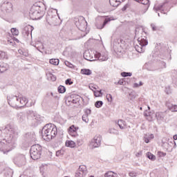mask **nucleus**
<instances>
[{
  "instance_id": "f257e3e1",
  "label": "nucleus",
  "mask_w": 177,
  "mask_h": 177,
  "mask_svg": "<svg viewBox=\"0 0 177 177\" xmlns=\"http://www.w3.org/2000/svg\"><path fill=\"white\" fill-rule=\"evenodd\" d=\"M57 135V128L52 124H46L41 130V136L47 142L52 140Z\"/></svg>"
},
{
  "instance_id": "f03ea898",
  "label": "nucleus",
  "mask_w": 177,
  "mask_h": 177,
  "mask_svg": "<svg viewBox=\"0 0 177 177\" xmlns=\"http://www.w3.org/2000/svg\"><path fill=\"white\" fill-rule=\"evenodd\" d=\"M41 5L44 6L42 3H35L30 8L29 16L32 20H39L44 17V11L41 10Z\"/></svg>"
},
{
  "instance_id": "7ed1b4c3",
  "label": "nucleus",
  "mask_w": 177,
  "mask_h": 177,
  "mask_svg": "<svg viewBox=\"0 0 177 177\" xmlns=\"http://www.w3.org/2000/svg\"><path fill=\"white\" fill-rule=\"evenodd\" d=\"M4 133H7V135H10V138L6 140L7 143L9 146H15L16 145V138L15 137V128L12 126V124H8L6 126V127L3 129Z\"/></svg>"
},
{
  "instance_id": "20e7f679",
  "label": "nucleus",
  "mask_w": 177,
  "mask_h": 177,
  "mask_svg": "<svg viewBox=\"0 0 177 177\" xmlns=\"http://www.w3.org/2000/svg\"><path fill=\"white\" fill-rule=\"evenodd\" d=\"M19 102L20 104L26 106L28 103V100L23 95H20L19 97L16 95H11L8 99L9 104H19Z\"/></svg>"
},
{
  "instance_id": "39448f33",
  "label": "nucleus",
  "mask_w": 177,
  "mask_h": 177,
  "mask_svg": "<svg viewBox=\"0 0 177 177\" xmlns=\"http://www.w3.org/2000/svg\"><path fill=\"white\" fill-rule=\"evenodd\" d=\"M42 153V147L39 145H34L31 147L30 150V157L32 160H39L41 158Z\"/></svg>"
},
{
  "instance_id": "423d86ee",
  "label": "nucleus",
  "mask_w": 177,
  "mask_h": 177,
  "mask_svg": "<svg viewBox=\"0 0 177 177\" xmlns=\"http://www.w3.org/2000/svg\"><path fill=\"white\" fill-rule=\"evenodd\" d=\"M75 24L80 31L85 32L83 37H85L86 34H88V32L86 31L87 23L86 21H85V18L82 17H80V19L75 21Z\"/></svg>"
},
{
  "instance_id": "0eeeda50",
  "label": "nucleus",
  "mask_w": 177,
  "mask_h": 177,
  "mask_svg": "<svg viewBox=\"0 0 177 177\" xmlns=\"http://www.w3.org/2000/svg\"><path fill=\"white\" fill-rule=\"evenodd\" d=\"M153 10L155 12H160V13L165 15V10H167V12L169 10V8H168V1H165L162 4H159L158 6H155L153 7Z\"/></svg>"
},
{
  "instance_id": "6e6552de",
  "label": "nucleus",
  "mask_w": 177,
  "mask_h": 177,
  "mask_svg": "<svg viewBox=\"0 0 177 177\" xmlns=\"http://www.w3.org/2000/svg\"><path fill=\"white\" fill-rule=\"evenodd\" d=\"M14 162L18 167H23L26 165V156L24 154H19L14 158Z\"/></svg>"
},
{
  "instance_id": "1a4fd4ad",
  "label": "nucleus",
  "mask_w": 177,
  "mask_h": 177,
  "mask_svg": "<svg viewBox=\"0 0 177 177\" xmlns=\"http://www.w3.org/2000/svg\"><path fill=\"white\" fill-rule=\"evenodd\" d=\"M101 143H102V136H100V135H97L91 140L90 146L93 149H95L96 147H99Z\"/></svg>"
},
{
  "instance_id": "9d476101",
  "label": "nucleus",
  "mask_w": 177,
  "mask_h": 177,
  "mask_svg": "<svg viewBox=\"0 0 177 177\" xmlns=\"http://www.w3.org/2000/svg\"><path fill=\"white\" fill-rule=\"evenodd\" d=\"M88 174L86 166L80 165L78 170L76 171L75 177H84Z\"/></svg>"
},
{
  "instance_id": "9b49d317",
  "label": "nucleus",
  "mask_w": 177,
  "mask_h": 177,
  "mask_svg": "<svg viewBox=\"0 0 177 177\" xmlns=\"http://www.w3.org/2000/svg\"><path fill=\"white\" fill-rule=\"evenodd\" d=\"M1 9L5 10L7 13H10V12L13 11V4H12L9 1H4L1 6Z\"/></svg>"
},
{
  "instance_id": "f8f14e48",
  "label": "nucleus",
  "mask_w": 177,
  "mask_h": 177,
  "mask_svg": "<svg viewBox=\"0 0 177 177\" xmlns=\"http://www.w3.org/2000/svg\"><path fill=\"white\" fill-rule=\"evenodd\" d=\"M78 129H80V127H75L73 124L68 129V132L73 138H78V133L77 132Z\"/></svg>"
},
{
  "instance_id": "ddd939ff",
  "label": "nucleus",
  "mask_w": 177,
  "mask_h": 177,
  "mask_svg": "<svg viewBox=\"0 0 177 177\" xmlns=\"http://www.w3.org/2000/svg\"><path fill=\"white\" fill-rule=\"evenodd\" d=\"M94 56V59H97L100 62H106L109 59L107 54L103 55L98 52H95Z\"/></svg>"
},
{
  "instance_id": "4468645a",
  "label": "nucleus",
  "mask_w": 177,
  "mask_h": 177,
  "mask_svg": "<svg viewBox=\"0 0 177 177\" xmlns=\"http://www.w3.org/2000/svg\"><path fill=\"white\" fill-rule=\"evenodd\" d=\"M146 32L143 30L141 31V36L138 37V42H141L142 44H145V45H148L149 41H147V37H146Z\"/></svg>"
},
{
  "instance_id": "2eb2a0df",
  "label": "nucleus",
  "mask_w": 177,
  "mask_h": 177,
  "mask_svg": "<svg viewBox=\"0 0 177 177\" xmlns=\"http://www.w3.org/2000/svg\"><path fill=\"white\" fill-rule=\"evenodd\" d=\"M26 114H24L23 112L17 113V121L20 124H24V122H26Z\"/></svg>"
},
{
  "instance_id": "dca6fc26",
  "label": "nucleus",
  "mask_w": 177,
  "mask_h": 177,
  "mask_svg": "<svg viewBox=\"0 0 177 177\" xmlns=\"http://www.w3.org/2000/svg\"><path fill=\"white\" fill-rule=\"evenodd\" d=\"M146 46L147 45H145V43L138 42V44H136L135 46V49L138 52V53H142L145 50V48H143V47Z\"/></svg>"
},
{
  "instance_id": "f3484780",
  "label": "nucleus",
  "mask_w": 177,
  "mask_h": 177,
  "mask_svg": "<svg viewBox=\"0 0 177 177\" xmlns=\"http://www.w3.org/2000/svg\"><path fill=\"white\" fill-rule=\"evenodd\" d=\"M113 48L115 53H121L122 52V47L120 43H115Z\"/></svg>"
},
{
  "instance_id": "a211bd4d",
  "label": "nucleus",
  "mask_w": 177,
  "mask_h": 177,
  "mask_svg": "<svg viewBox=\"0 0 177 177\" xmlns=\"http://www.w3.org/2000/svg\"><path fill=\"white\" fill-rule=\"evenodd\" d=\"M109 21H111V19L110 18H106L103 22L102 24H96V27L98 28V30H102V28H104V26Z\"/></svg>"
},
{
  "instance_id": "6ab92c4d",
  "label": "nucleus",
  "mask_w": 177,
  "mask_h": 177,
  "mask_svg": "<svg viewBox=\"0 0 177 177\" xmlns=\"http://www.w3.org/2000/svg\"><path fill=\"white\" fill-rule=\"evenodd\" d=\"M144 115L145 117L147 118V120L150 122L153 120V118H154V116L156 115V114L151 112L146 111L144 113Z\"/></svg>"
},
{
  "instance_id": "aec40b11",
  "label": "nucleus",
  "mask_w": 177,
  "mask_h": 177,
  "mask_svg": "<svg viewBox=\"0 0 177 177\" xmlns=\"http://www.w3.org/2000/svg\"><path fill=\"white\" fill-rule=\"evenodd\" d=\"M9 68V65L6 63H0V71L1 73H4V71H7Z\"/></svg>"
},
{
  "instance_id": "412c9836",
  "label": "nucleus",
  "mask_w": 177,
  "mask_h": 177,
  "mask_svg": "<svg viewBox=\"0 0 177 177\" xmlns=\"http://www.w3.org/2000/svg\"><path fill=\"white\" fill-rule=\"evenodd\" d=\"M124 0H109L110 5L113 6V8H117L120 3H121Z\"/></svg>"
},
{
  "instance_id": "4be33fe9",
  "label": "nucleus",
  "mask_w": 177,
  "mask_h": 177,
  "mask_svg": "<svg viewBox=\"0 0 177 177\" xmlns=\"http://www.w3.org/2000/svg\"><path fill=\"white\" fill-rule=\"evenodd\" d=\"M84 36H79L78 32L77 31H73L72 32V39H70L71 41H77V39H80V38H82Z\"/></svg>"
},
{
  "instance_id": "5701e85b",
  "label": "nucleus",
  "mask_w": 177,
  "mask_h": 177,
  "mask_svg": "<svg viewBox=\"0 0 177 177\" xmlns=\"http://www.w3.org/2000/svg\"><path fill=\"white\" fill-rule=\"evenodd\" d=\"M66 147H71V149H74L75 147V142L73 140H66Z\"/></svg>"
},
{
  "instance_id": "b1692460",
  "label": "nucleus",
  "mask_w": 177,
  "mask_h": 177,
  "mask_svg": "<svg viewBox=\"0 0 177 177\" xmlns=\"http://www.w3.org/2000/svg\"><path fill=\"white\" fill-rule=\"evenodd\" d=\"M118 125L120 128V129H125L127 127V124L125 123V121L122 120H120L118 121Z\"/></svg>"
},
{
  "instance_id": "393cba45",
  "label": "nucleus",
  "mask_w": 177,
  "mask_h": 177,
  "mask_svg": "<svg viewBox=\"0 0 177 177\" xmlns=\"http://www.w3.org/2000/svg\"><path fill=\"white\" fill-rule=\"evenodd\" d=\"M81 74H83L84 75H91V74H92V71L90 69H82Z\"/></svg>"
},
{
  "instance_id": "a878e982",
  "label": "nucleus",
  "mask_w": 177,
  "mask_h": 177,
  "mask_svg": "<svg viewBox=\"0 0 177 177\" xmlns=\"http://www.w3.org/2000/svg\"><path fill=\"white\" fill-rule=\"evenodd\" d=\"M34 118L37 122H42L44 121V118L38 114L34 115Z\"/></svg>"
},
{
  "instance_id": "bb28decb",
  "label": "nucleus",
  "mask_w": 177,
  "mask_h": 177,
  "mask_svg": "<svg viewBox=\"0 0 177 177\" xmlns=\"http://www.w3.org/2000/svg\"><path fill=\"white\" fill-rule=\"evenodd\" d=\"M104 177H117V174H115L113 171H107L105 173Z\"/></svg>"
},
{
  "instance_id": "cd10ccee",
  "label": "nucleus",
  "mask_w": 177,
  "mask_h": 177,
  "mask_svg": "<svg viewBox=\"0 0 177 177\" xmlns=\"http://www.w3.org/2000/svg\"><path fill=\"white\" fill-rule=\"evenodd\" d=\"M8 59V54L4 51H0V60Z\"/></svg>"
},
{
  "instance_id": "c85d7f7f",
  "label": "nucleus",
  "mask_w": 177,
  "mask_h": 177,
  "mask_svg": "<svg viewBox=\"0 0 177 177\" xmlns=\"http://www.w3.org/2000/svg\"><path fill=\"white\" fill-rule=\"evenodd\" d=\"M136 98V94H135L134 92H131L129 94L128 99H129V100H131V102H133V100H135Z\"/></svg>"
},
{
  "instance_id": "c756f323",
  "label": "nucleus",
  "mask_w": 177,
  "mask_h": 177,
  "mask_svg": "<svg viewBox=\"0 0 177 177\" xmlns=\"http://www.w3.org/2000/svg\"><path fill=\"white\" fill-rule=\"evenodd\" d=\"M50 64L53 66H59V59H50Z\"/></svg>"
},
{
  "instance_id": "7c9ffc66",
  "label": "nucleus",
  "mask_w": 177,
  "mask_h": 177,
  "mask_svg": "<svg viewBox=\"0 0 177 177\" xmlns=\"http://www.w3.org/2000/svg\"><path fill=\"white\" fill-rule=\"evenodd\" d=\"M138 3H142V5H148L150 6V1L149 0H138Z\"/></svg>"
},
{
  "instance_id": "2f4dec72",
  "label": "nucleus",
  "mask_w": 177,
  "mask_h": 177,
  "mask_svg": "<svg viewBox=\"0 0 177 177\" xmlns=\"http://www.w3.org/2000/svg\"><path fill=\"white\" fill-rule=\"evenodd\" d=\"M147 157L149 159L151 160L152 161H154L156 160V156L153 155L151 153L148 152L147 154Z\"/></svg>"
},
{
  "instance_id": "473e14b6",
  "label": "nucleus",
  "mask_w": 177,
  "mask_h": 177,
  "mask_svg": "<svg viewBox=\"0 0 177 177\" xmlns=\"http://www.w3.org/2000/svg\"><path fill=\"white\" fill-rule=\"evenodd\" d=\"M138 175H139V172H137L135 171H132L129 173V176H131V177H136Z\"/></svg>"
},
{
  "instance_id": "72a5a7b5",
  "label": "nucleus",
  "mask_w": 177,
  "mask_h": 177,
  "mask_svg": "<svg viewBox=\"0 0 177 177\" xmlns=\"http://www.w3.org/2000/svg\"><path fill=\"white\" fill-rule=\"evenodd\" d=\"M58 92L59 93H64V92H66V87L64 86H59L58 87Z\"/></svg>"
},
{
  "instance_id": "f704fd0d",
  "label": "nucleus",
  "mask_w": 177,
  "mask_h": 177,
  "mask_svg": "<svg viewBox=\"0 0 177 177\" xmlns=\"http://www.w3.org/2000/svg\"><path fill=\"white\" fill-rule=\"evenodd\" d=\"M95 107H97V109H100V107L103 106V102L102 101H97L95 103Z\"/></svg>"
},
{
  "instance_id": "c9c22d12",
  "label": "nucleus",
  "mask_w": 177,
  "mask_h": 177,
  "mask_svg": "<svg viewBox=\"0 0 177 177\" xmlns=\"http://www.w3.org/2000/svg\"><path fill=\"white\" fill-rule=\"evenodd\" d=\"M11 32L12 35H19V30L16 29V28H11Z\"/></svg>"
},
{
  "instance_id": "e433bc0d",
  "label": "nucleus",
  "mask_w": 177,
  "mask_h": 177,
  "mask_svg": "<svg viewBox=\"0 0 177 177\" xmlns=\"http://www.w3.org/2000/svg\"><path fill=\"white\" fill-rule=\"evenodd\" d=\"M122 77H132V73L129 72H122L121 73Z\"/></svg>"
},
{
  "instance_id": "4c0bfd02",
  "label": "nucleus",
  "mask_w": 177,
  "mask_h": 177,
  "mask_svg": "<svg viewBox=\"0 0 177 177\" xmlns=\"http://www.w3.org/2000/svg\"><path fill=\"white\" fill-rule=\"evenodd\" d=\"M82 121H84V122H89V118H88V115H85L84 114L82 117Z\"/></svg>"
},
{
  "instance_id": "58836bf2",
  "label": "nucleus",
  "mask_w": 177,
  "mask_h": 177,
  "mask_svg": "<svg viewBox=\"0 0 177 177\" xmlns=\"http://www.w3.org/2000/svg\"><path fill=\"white\" fill-rule=\"evenodd\" d=\"M102 95H103V93H102V90L94 91V95L96 97H100V96H102Z\"/></svg>"
},
{
  "instance_id": "ea45409f",
  "label": "nucleus",
  "mask_w": 177,
  "mask_h": 177,
  "mask_svg": "<svg viewBox=\"0 0 177 177\" xmlns=\"http://www.w3.org/2000/svg\"><path fill=\"white\" fill-rule=\"evenodd\" d=\"M25 30H29L28 34H30V32L31 34V32H32V30H34V28L29 25L28 27L25 28Z\"/></svg>"
},
{
  "instance_id": "a19ab883",
  "label": "nucleus",
  "mask_w": 177,
  "mask_h": 177,
  "mask_svg": "<svg viewBox=\"0 0 177 177\" xmlns=\"http://www.w3.org/2000/svg\"><path fill=\"white\" fill-rule=\"evenodd\" d=\"M65 64L70 68H74V65H73V64L70 63L68 61L65 62Z\"/></svg>"
},
{
  "instance_id": "79ce46f5",
  "label": "nucleus",
  "mask_w": 177,
  "mask_h": 177,
  "mask_svg": "<svg viewBox=\"0 0 177 177\" xmlns=\"http://www.w3.org/2000/svg\"><path fill=\"white\" fill-rule=\"evenodd\" d=\"M91 113H92V111H91V109H85V111H84V115H91Z\"/></svg>"
},
{
  "instance_id": "37998d69",
  "label": "nucleus",
  "mask_w": 177,
  "mask_h": 177,
  "mask_svg": "<svg viewBox=\"0 0 177 177\" xmlns=\"http://www.w3.org/2000/svg\"><path fill=\"white\" fill-rule=\"evenodd\" d=\"M151 27L152 28V31H157V30H158V27H157L154 24H151Z\"/></svg>"
},
{
  "instance_id": "c03bdc74",
  "label": "nucleus",
  "mask_w": 177,
  "mask_h": 177,
  "mask_svg": "<svg viewBox=\"0 0 177 177\" xmlns=\"http://www.w3.org/2000/svg\"><path fill=\"white\" fill-rule=\"evenodd\" d=\"M106 99L108 102H113V97L111 96V94H107Z\"/></svg>"
},
{
  "instance_id": "a18cd8bd",
  "label": "nucleus",
  "mask_w": 177,
  "mask_h": 177,
  "mask_svg": "<svg viewBox=\"0 0 177 177\" xmlns=\"http://www.w3.org/2000/svg\"><path fill=\"white\" fill-rule=\"evenodd\" d=\"M170 110L171 111H177V105H171Z\"/></svg>"
},
{
  "instance_id": "49530a36",
  "label": "nucleus",
  "mask_w": 177,
  "mask_h": 177,
  "mask_svg": "<svg viewBox=\"0 0 177 177\" xmlns=\"http://www.w3.org/2000/svg\"><path fill=\"white\" fill-rule=\"evenodd\" d=\"M65 84H66V85H73V82L71 79H68L66 80Z\"/></svg>"
},
{
  "instance_id": "de8ad7c7",
  "label": "nucleus",
  "mask_w": 177,
  "mask_h": 177,
  "mask_svg": "<svg viewBox=\"0 0 177 177\" xmlns=\"http://www.w3.org/2000/svg\"><path fill=\"white\" fill-rule=\"evenodd\" d=\"M158 154L159 157H165V156H167V153H165L164 152H161V151H158Z\"/></svg>"
},
{
  "instance_id": "09e8293b",
  "label": "nucleus",
  "mask_w": 177,
  "mask_h": 177,
  "mask_svg": "<svg viewBox=\"0 0 177 177\" xmlns=\"http://www.w3.org/2000/svg\"><path fill=\"white\" fill-rule=\"evenodd\" d=\"M49 77L51 81H56V76H55L53 74H50Z\"/></svg>"
},
{
  "instance_id": "8fccbe9b",
  "label": "nucleus",
  "mask_w": 177,
  "mask_h": 177,
  "mask_svg": "<svg viewBox=\"0 0 177 177\" xmlns=\"http://www.w3.org/2000/svg\"><path fill=\"white\" fill-rule=\"evenodd\" d=\"M155 115L157 120H161V113H160V112L156 113Z\"/></svg>"
},
{
  "instance_id": "3c124183",
  "label": "nucleus",
  "mask_w": 177,
  "mask_h": 177,
  "mask_svg": "<svg viewBox=\"0 0 177 177\" xmlns=\"http://www.w3.org/2000/svg\"><path fill=\"white\" fill-rule=\"evenodd\" d=\"M118 84L119 85H124V80H119L118 82Z\"/></svg>"
},
{
  "instance_id": "603ef678",
  "label": "nucleus",
  "mask_w": 177,
  "mask_h": 177,
  "mask_svg": "<svg viewBox=\"0 0 177 177\" xmlns=\"http://www.w3.org/2000/svg\"><path fill=\"white\" fill-rule=\"evenodd\" d=\"M136 156L137 157H142V151H138L136 154Z\"/></svg>"
},
{
  "instance_id": "864d4df0",
  "label": "nucleus",
  "mask_w": 177,
  "mask_h": 177,
  "mask_svg": "<svg viewBox=\"0 0 177 177\" xmlns=\"http://www.w3.org/2000/svg\"><path fill=\"white\" fill-rule=\"evenodd\" d=\"M97 87V86H93V85L89 86V88L90 89H91V91H93V89H96Z\"/></svg>"
},
{
  "instance_id": "5fc2aeb1",
  "label": "nucleus",
  "mask_w": 177,
  "mask_h": 177,
  "mask_svg": "<svg viewBox=\"0 0 177 177\" xmlns=\"http://www.w3.org/2000/svg\"><path fill=\"white\" fill-rule=\"evenodd\" d=\"M145 143H149V142H150L149 138L145 136Z\"/></svg>"
},
{
  "instance_id": "6e6d98bb",
  "label": "nucleus",
  "mask_w": 177,
  "mask_h": 177,
  "mask_svg": "<svg viewBox=\"0 0 177 177\" xmlns=\"http://www.w3.org/2000/svg\"><path fill=\"white\" fill-rule=\"evenodd\" d=\"M165 92L167 95H169V93H171V91L169 90V88H166Z\"/></svg>"
},
{
  "instance_id": "4d7b16f0",
  "label": "nucleus",
  "mask_w": 177,
  "mask_h": 177,
  "mask_svg": "<svg viewBox=\"0 0 177 177\" xmlns=\"http://www.w3.org/2000/svg\"><path fill=\"white\" fill-rule=\"evenodd\" d=\"M128 8V4L125 5L122 8V10L124 12L125 10H127V8Z\"/></svg>"
},
{
  "instance_id": "13d9d810",
  "label": "nucleus",
  "mask_w": 177,
  "mask_h": 177,
  "mask_svg": "<svg viewBox=\"0 0 177 177\" xmlns=\"http://www.w3.org/2000/svg\"><path fill=\"white\" fill-rule=\"evenodd\" d=\"M149 139H154V135L153 134H150L148 137Z\"/></svg>"
},
{
  "instance_id": "bf43d9fd",
  "label": "nucleus",
  "mask_w": 177,
  "mask_h": 177,
  "mask_svg": "<svg viewBox=\"0 0 177 177\" xmlns=\"http://www.w3.org/2000/svg\"><path fill=\"white\" fill-rule=\"evenodd\" d=\"M60 154H62V151H57L56 152V156H57V157H59V156H60Z\"/></svg>"
},
{
  "instance_id": "052dcab7",
  "label": "nucleus",
  "mask_w": 177,
  "mask_h": 177,
  "mask_svg": "<svg viewBox=\"0 0 177 177\" xmlns=\"http://www.w3.org/2000/svg\"><path fill=\"white\" fill-rule=\"evenodd\" d=\"M86 60H89L90 62H95V60H96V59H94L93 57H92L91 58V59H88V58H86Z\"/></svg>"
},
{
  "instance_id": "680f3d73",
  "label": "nucleus",
  "mask_w": 177,
  "mask_h": 177,
  "mask_svg": "<svg viewBox=\"0 0 177 177\" xmlns=\"http://www.w3.org/2000/svg\"><path fill=\"white\" fill-rule=\"evenodd\" d=\"M133 88H139V84L135 83V84H133Z\"/></svg>"
},
{
  "instance_id": "e2e57ef3",
  "label": "nucleus",
  "mask_w": 177,
  "mask_h": 177,
  "mask_svg": "<svg viewBox=\"0 0 177 177\" xmlns=\"http://www.w3.org/2000/svg\"><path fill=\"white\" fill-rule=\"evenodd\" d=\"M18 52L20 55H24V52H23V50H19Z\"/></svg>"
},
{
  "instance_id": "0e129e2a",
  "label": "nucleus",
  "mask_w": 177,
  "mask_h": 177,
  "mask_svg": "<svg viewBox=\"0 0 177 177\" xmlns=\"http://www.w3.org/2000/svg\"><path fill=\"white\" fill-rule=\"evenodd\" d=\"M11 149H8V151H2L3 154H6V153H9V151H10Z\"/></svg>"
},
{
  "instance_id": "69168bd1",
  "label": "nucleus",
  "mask_w": 177,
  "mask_h": 177,
  "mask_svg": "<svg viewBox=\"0 0 177 177\" xmlns=\"http://www.w3.org/2000/svg\"><path fill=\"white\" fill-rule=\"evenodd\" d=\"M173 139L174 140H177V135L176 134L174 136Z\"/></svg>"
},
{
  "instance_id": "338daca9",
  "label": "nucleus",
  "mask_w": 177,
  "mask_h": 177,
  "mask_svg": "<svg viewBox=\"0 0 177 177\" xmlns=\"http://www.w3.org/2000/svg\"><path fill=\"white\" fill-rule=\"evenodd\" d=\"M162 64L164 68H165L167 67L165 62H162Z\"/></svg>"
},
{
  "instance_id": "774afa93",
  "label": "nucleus",
  "mask_w": 177,
  "mask_h": 177,
  "mask_svg": "<svg viewBox=\"0 0 177 177\" xmlns=\"http://www.w3.org/2000/svg\"><path fill=\"white\" fill-rule=\"evenodd\" d=\"M139 86H142V85H143V82H140V83H139Z\"/></svg>"
}]
</instances>
